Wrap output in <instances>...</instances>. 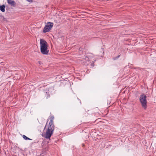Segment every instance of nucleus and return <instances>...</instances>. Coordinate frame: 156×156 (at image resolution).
Here are the masks:
<instances>
[{
	"mask_svg": "<svg viewBox=\"0 0 156 156\" xmlns=\"http://www.w3.org/2000/svg\"><path fill=\"white\" fill-rule=\"evenodd\" d=\"M23 137L25 140H32V139L27 137L25 135H23Z\"/></svg>",
	"mask_w": 156,
	"mask_h": 156,
	"instance_id": "obj_7",
	"label": "nucleus"
},
{
	"mask_svg": "<svg viewBox=\"0 0 156 156\" xmlns=\"http://www.w3.org/2000/svg\"><path fill=\"white\" fill-rule=\"evenodd\" d=\"M5 6L4 5L0 6V10L2 12H4L5 11Z\"/></svg>",
	"mask_w": 156,
	"mask_h": 156,
	"instance_id": "obj_6",
	"label": "nucleus"
},
{
	"mask_svg": "<svg viewBox=\"0 0 156 156\" xmlns=\"http://www.w3.org/2000/svg\"><path fill=\"white\" fill-rule=\"evenodd\" d=\"M40 44L41 53L43 55H48L49 50L47 48L48 44L47 42L43 39H40Z\"/></svg>",
	"mask_w": 156,
	"mask_h": 156,
	"instance_id": "obj_2",
	"label": "nucleus"
},
{
	"mask_svg": "<svg viewBox=\"0 0 156 156\" xmlns=\"http://www.w3.org/2000/svg\"><path fill=\"white\" fill-rule=\"evenodd\" d=\"M27 2H33V0H26Z\"/></svg>",
	"mask_w": 156,
	"mask_h": 156,
	"instance_id": "obj_8",
	"label": "nucleus"
},
{
	"mask_svg": "<svg viewBox=\"0 0 156 156\" xmlns=\"http://www.w3.org/2000/svg\"><path fill=\"white\" fill-rule=\"evenodd\" d=\"M8 4L13 6H14L16 3L14 1L12 0H7Z\"/></svg>",
	"mask_w": 156,
	"mask_h": 156,
	"instance_id": "obj_5",
	"label": "nucleus"
},
{
	"mask_svg": "<svg viewBox=\"0 0 156 156\" xmlns=\"http://www.w3.org/2000/svg\"><path fill=\"white\" fill-rule=\"evenodd\" d=\"M146 96L144 94L141 95L140 97V101L142 107L146 110L147 108V101Z\"/></svg>",
	"mask_w": 156,
	"mask_h": 156,
	"instance_id": "obj_3",
	"label": "nucleus"
},
{
	"mask_svg": "<svg viewBox=\"0 0 156 156\" xmlns=\"http://www.w3.org/2000/svg\"><path fill=\"white\" fill-rule=\"evenodd\" d=\"M53 23L51 22H48L45 25L43 29V32L46 33L49 31L53 25Z\"/></svg>",
	"mask_w": 156,
	"mask_h": 156,
	"instance_id": "obj_4",
	"label": "nucleus"
},
{
	"mask_svg": "<svg viewBox=\"0 0 156 156\" xmlns=\"http://www.w3.org/2000/svg\"><path fill=\"white\" fill-rule=\"evenodd\" d=\"M53 116H51L49 119H48L44 128V132L42 134V136L48 139H50L55 129L54 124Z\"/></svg>",
	"mask_w": 156,
	"mask_h": 156,
	"instance_id": "obj_1",
	"label": "nucleus"
}]
</instances>
